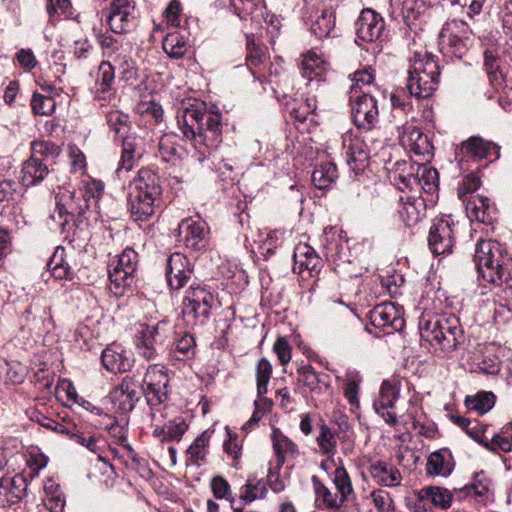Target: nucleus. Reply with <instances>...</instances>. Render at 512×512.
<instances>
[{"label": "nucleus", "instance_id": "c9c22d12", "mask_svg": "<svg viewBox=\"0 0 512 512\" xmlns=\"http://www.w3.org/2000/svg\"><path fill=\"white\" fill-rule=\"evenodd\" d=\"M189 46V39L179 30L168 33L162 42L165 53L174 59L182 58Z\"/></svg>", "mask_w": 512, "mask_h": 512}, {"label": "nucleus", "instance_id": "9b49d317", "mask_svg": "<svg viewBox=\"0 0 512 512\" xmlns=\"http://www.w3.org/2000/svg\"><path fill=\"white\" fill-rule=\"evenodd\" d=\"M353 122L357 128L369 131L379 118L378 101L369 93L349 95Z\"/></svg>", "mask_w": 512, "mask_h": 512}, {"label": "nucleus", "instance_id": "6e6552de", "mask_svg": "<svg viewBox=\"0 0 512 512\" xmlns=\"http://www.w3.org/2000/svg\"><path fill=\"white\" fill-rule=\"evenodd\" d=\"M138 263L137 253L126 248L118 257L114 268L109 271L110 290L117 296H121L127 287L134 282V273Z\"/></svg>", "mask_w": 512, "mask_h": 512}, {"label": "nucleus", "instance_id": "4c0bfd02", "mask_svg": "<svg viewBox=\"0 0 512 512\" xmlns=\"http://www.w3.org/2000/svg\"><path fill=\"white\" fill-rule=\"evenodd\" d=\"M418 497L422 501H430L441 509H448L451 506L453 494L446 488L427 486L419 490Z\"/></svg>", "mask_w": 512, "mask_h": 512}, {"label": "nucleus", "instance_id": "0eeeda50", "mask_svg": "<svg viewBox=\"0 0 512 512\" xmlns=\"http://www.w3.org/2000/svg\"><path fill=\"white\" fill-rule=\"evenodd\" d=\"M400 381L396 378L384 380L381 384L379 396L373 402L375 412L389 426H396L404 415L396 411V402L400 396Z\"/></svg>", "mask_w": 512, "mask_h": 512}, {"label": "nucleus", "instance_id": "f704fd0d", "mask_svg": "<svg viewBox=\"0 0 512 512\" xmlns=\"http://www.w3.org/2000/svg\"><path fill=\"white\" fill-rule=\"evenodd\" d=\"M416 165L402 160L397 161L391 171V178L399 190L413 189L415 183Z\"/></svg>", "mask_w": 512, "mask_h": 512}, {"label": "nucleus", "instance_id": "1a4fd4ad", "mask_svg": "<svg viewBox=\"0 0 512 512\" xmlns=\"http://www.w3.org/2000/svg\"><path fill=\"white\" fill-rule=\"evenodd\" d=\"M166 321L155 325L141 324L136 335L135 345L139 356L148 361L157 359L158 350L167 337Z\"/></svg>", "mask_w": 512, "mask_h": 512}, {"label": "nucleus", "instance_id": "412c9836", "mask_svg": "<svg viewBox=\"0 0 512 512\" xmlns=\"http://www.w3.org/2000/svg\"><path fill=\"white\" fill-rule=\"evenodd\" d=\"M428 244L433 254L450 253L453 247L452 228L448 221L441 220L433 224L429 231Z\"/></svg>", "mask_w": 512, "mask_h": 512}, {"label": "nucleus", "instance_id": "58836bf2", "mask_svg": "<svg viewBox=\"0 0 512 512\" xmlns=\"http://www.w3.org/2000/svg\"><path fill=\"white\" fill-rule=\"evenodd\" d=\"M51 275L58 280L72 279L73 272L68 262L64 247L58 246L47 263Z\"/></svg>", "mask_w": 512, "mask_h": 512}, {"label": "nucleus", "instance_id": "a211bd4d", "mask_svg": "<svg viewBox=\"0 0 512 512\" xmlns=\"http://www.w3.org/2000/svg\"><path fill=\"white\" fill-rule=\"evenodd\" d=\"M192 268L188 258L182 253L175 252L167 260L166 278L173 290L183 288L192 275Z\"/></svg>", "mask_w": 512, "mask_h": 512}, {"label": "nucleus", "instance_id": "e433bc0d", "mask_svg": "<svg viewBox=\"0 0 512 512\" xmlns=\"http://www.w3.org/2000/svg\"><path fill=\"white\" fill-rule=\"evenodd\" d=\"M312 483L316 495L315 501L319 508L333 510L340 508L344 504L341 497L338 494L332 493L317 476L312 477Z\"/></svg>", "mask_w": 512, "mask_h": 512}, {"label": "nucleus", "instance_id": "a878e982", "mask_svg": "<svg viewBox=\"0 0 512 512\" xmlns=\"http://www.w3.org/2000/svg\"><path fill=\"white\" fill-rule=\"evenodd\" d=\"M212 432L203 431L186 450V466L200 467L207 461Z\"/></svg>", "mask_w": 512, "mask_h": 512}, {"label": "nucleus", "instance_id": "603ef678", "mask_svg": "<svg viewBox=\"0 0 512 512\" xmlns=\"http://www.w3.org/2000/svg\"><path fill=\"white\" fill-rule=\"evenodd\" d=\"M32 155L30 157L40 158L44 161L55 159L59 156L61 149L54 142L50 141H34L31 143Z\"/></svg>", "mask_w": 512, "mask_h": 512}, {"label": "nucleus", "instance_id": "39448f33", "mask_svg": "<svg viewBox=\"0 0 512 512\" xmlns=\"http://www.w3.org/2000/svg\"><path fill=\"white\" fill-rule=\"evenodd\" d=\"M213 294L200 284H192L182 303V318L187 327L203 326L210 317Z\"/></svg>", "mask_w": 512, "mask_h": 512}, {"label": "nucleus", "instance_id": "8fccbe9b", "mask_svg": "<svg viewBox=\"0 0 512 512\" xmlns=\"http://www.w3.org/2000/svg\"><path fill=\"white\" fill-rule=\"evenodd\" d=\"M114 82V68L109 62H102L99 65L96 82H95V93L98 98H101V94L108 92Z\"/></svg>", "mask_w": 512, "mask_h": 512}, {"label": "nucleus", "instance_id": "a19ab883", "mask_svg": "<svg viewBox=\"0 0 512 512\" xmlns=\"http://www.w3.org/2000/svg\"><path fill=\"white\" fill-rule=\"evenodd\" d=\"M496 396L491 391H479L474 395H468L465 398V406L468 410L474 411L479 415L489 412L495 405Z\"/></svg>", "mask_w": 512, "mask_h": 512}, {"label": "nucleus", "instance_id": "de8ad7c7", "mask_svg": "<svg viewBox=\"0 0 512 512\" xmlns=\"http://www.w3.org/2000/svg\"><path fill=\"white\" fill-rule=\"evenodd\" d=\"M65 435L68 436L74 442L82 445L92 453L98 455L100 460H103L101 456L102 448L100 445L101 443H103V441L99 436H96L94 434L85 435L83 432L76 429L75 427L69 428V432L65 433Z\"/></svg>", "mask_w": 512, "mask_h": 512}, {"label": "nucleus", "instance_id": "72a5a7b5", "mask_svg": "<svg viewBox=\"0 0 512 512\" xmlns=\"http://www.w3.org/2000/svg\"><path fill=\"white\" fill-rule=\"evenodd\" d=\"M27 479L23 474H16L12 478H3L0 481V495L14 504L19 502L26 494Z\"/></svg>", "mask_w": 512, "mask_h": 512}, {"label": "nucleus", "instance_id": "cd10ccee", "mask_svg": "<svg viewBox=\"0 0 512 512\" xmlns=\"http://www.w3.org/2000/svg\"><path fill=\"white\" fill-rule=\"evenodd\" d=\"M466 213L471 221L491 224L493 221L494 206L484 196H471L466 203Z\"/></svg>", "mask_w": 512, "mask_h": 512}, {"label": "nucleus", "instance_id": "7ed1b4c3", "mask_svg": "<svg viewBox=\"0 0 512 512\" xmlns=\"http://www.w3.org/2000/svg\"><path fill=\"white\" fill-rule=\"evenodd\" d=\"M419 330L422 340L445 353L454 351L463 338L459 319L448 313L422 316Z\"/></svg>", "mask_w": 512, "mask_h": 512}, {"label": "nucleus", "instance_id": "c756f323", "mask_svg": "<svg viewBox=\"0 0 512 512\" xmlns=\"http://www.w3.org/2000/svg\"><path fill=\"white\" fill-rule=\"evenodd\" d=\"M129 185L161 200L163 189L160 177L150 168H141Z\"/></svg>", "mask_w": 512, "mask_h": 512}, {"label": "nucleus", "instance_id": "5701e85b", "mask_svg": "<svg viewBox=\"0 0 512 512\" xmlns=\"http://www.w3.org/2000/svg\"><path fill=\"white\" fill-rule=\"evenodd\" d=\"M371 478L383 487H398L402 482V475L399 469L391 463L377 461L368 468Z\"/></svg>", "mask_w": 512, "mask_h": 512}, {"label": "nucleus", "instance_id": "052dcab7", "mask_svg": "<svg viewBox=\"0 0 512 512\" xmlns=\"http://www.w3.org/2000/svg\"><path fill=\"white\" fill-rule=\"evenodd\" d=\"M501 370V361L494 354L483 355L477 362L475 371L485 375H496Z\"/></svg>", "mask_w": 512, "mask_h": 512}, {"label": "nucleus", "instance_id": "20e7f679", "mask_svg": "<svg viewBox=\"0 0 512 512\" xmlns=\"http://www.w3.org/2000/svg\"><path fill=\"white\" fill-rule=\"evenodd\" d=\"M439 65L431 54L416 51L410 59L407 90L417 99L429 98L439 83Z\"/></svg>", "mask_w": 512, "mask_h": 512}, {"label": "nucleus", "instance_id": "338daca9", "mask_svg": "<svg viewBox=\"0 0 512 512\" xmlns=\"http://www.w3.org/2000/svg\"><path fill=\"white\" fill-rule=\"evenodd\" d=\"M317 108L316 100L307 98L304 101H301L296 104L291 109V116L294 117L299 122H304L309 115H311Z\"/></svg>", "mask_w": 512, "mask_h": 512}, {"label": "nucleus", "instance_id": "ddd939ff", "mask_svg": "<svg viewBox=\"0 0 512 512\" xmlns=\"http://www.w3.org/2000/svg\"><path fill=\"white\" fill-rule=\"evenodd\" d=\"M458 157L461 166L466 159L478 161L490 158L491 161H495L500 157V146L479 136H471L461 143Z\"/></svg>", "mask_w": 512, "mask_h": 512}, {"label": "nucleus", "instance_id": "b1692460", "mask_svg": "<svg viewBox=\"0 0 512 512\" xmlns=\"http://www.w3.org/2000/svg\"><path fill=\"white\" fill-rule=\"evenodd\" d=\"M103 366L112 373H123L130 369L131 358L119 344H112L103 350L101 355Z\"/></svg>", "mask_w": 512, "mask_h": 512}, {"label": "nucleus", "instance_id": "2eb2a0df", "mask_svg": "<svg viewBox=\"0 0 512 512\" xmlns=\"http://www.w3.org/2000/svg\"><path fill=\"white\" fill-rule=\"evenodd\" d=\"M178 230L186 248L199 251L207 246L209 231L204 220L186 218L180 222Z\"/></svg>", "mask_w": 512, "mask_h": 512}, {"label": "nucleus", "instance_id": "680f3d73", "mask_svg": "<svg viewBox=\"0 0 512 512\" xmlns=\"http://www.w3.org/2000/svg\"><path fill=\"white\" fill-rule=\"evenodd\" d=\"M104 192V184L100 180L91 179L83 188V198L86 202L84 207L88 208L91 202L97 203Z\"/></svg>", "mask_w": 512, "mask_h": 512}, {"label": "nucleus", "instance_id": "f3484780", "mask_svg": "<svg viewBox=\"0 0 512 512\" xmlns=\"http://www.w3.org/2000/svg\"><path fill=\"white\" fill-rule=\"evenodd\" d=\"M454 491L463 493L464 497H470L483 506L494 502L492 480L483 471L474 473L469 484L461 489H454Z\"/></svg>", "mask_w": 512, "mask_h": 512}, {"label": "nucleus", "instance_id": "f03ea898", "mask_svg": "<svg viewBox=\"0 0 512 512\" xmlns=\"http://www.w3.org/2000/svg\"><path fill=\"white\" fill-rule=\"evenodd\" d=\"M511 260L504 245L498 241L481 240L476 244L474 262L477 271L485 281L495 286L512 287Z\"/></svg>", "mask_w": 512, "mask_h": 512}, {"label": "nucleus", "instance_id": "393cba45", "mask_svg": "<svg viewBox=\"0 0 512 512\" xmlns=\"http://www.w3.org/2000/svg\"><path fill=\"white\" fill-rule=\"evenodd\" d=\"M50 174V170L42 159L29 157L23 162L20 172V181L25 187H32L43 182Z\"/></svg>", "mask_w": 512, "mask_h": 512}, {"label": "nucleus", "instance_id": "f8f14e48", "mask_svg": "<svg viewBox=\"0 0 512 512\" xmlns=\"http://www.w3.org/2000/svg\"><path fill=\"white\" fill-rule=\"evenodd\" d=\"M400 144L409 152L429 160L433 156V145L417 126L406 122L397 128Z\"/></svg>", "mask_w": 512, "mask_h": 512}, {"label": "nucleus", "instance_id": "bb28decb", "mask_svg": "<svg viewBox=\"0 0 512 512\" xmlns=\"http://www.w3.org/2000/svg\"><path fill=\"white\" fill-rule=\"evenodd\" d=\"M73 198L72 193L56 196V208L52 214V218L54 221L58 222L63 231L73 221L75 212L81 214L84 211L83 207L75 206Z\"/></svg>", "mask_w": 512, "mask_h": 512}, {"label": "nucleus", "instance_id": "6e6d98bb", "mask_svg": "<svg viewBox=\"0 0 512 512\" xmlns=\"http://www.w3.org/2000/svg\"><path fill=\"white\" fill-rule=\"evenodd\" d=\"M267 492L266 486L262 481L254 482L248 479L246 484L240 488V499L245 503H250L257 498H263Z\"/></svg>", "mask_w": 512, "mask_h": 512}, {"label": "nucleus", "instance_id": "9d476101", "mask_svg": "<svg viewBox=\"0 0 512 512\" xmlns=\"http://www.w3.org/2000/svg\"><path fill=\"white\" fill-rule=\"evenodd\" d=\"M169 377L165 366L153 364L147 368L142 390L150 406H159L168 399Z\"/></svg>", "mask_w": 512, "mask_h": 512}, {"label": "nucleus", "instance_id": "dca6fc26", "mask_svg": "<svg viewBox=\"0 0 512 512\" xmlns=\"http://www.w3.org/2000/svg\"><path fill=\"white\" fill-rule=\"evenodd\" d=\"M160 199L129 185L128 209L134 221L146 222L155 214Z\"/></svg>", "mask_w": 512, "mask_h": 512}, {"label": "nucleus", "instance_id": "423d86ee", "mask_svg": "<svg viewBox=\"0 0 512 512\" xmlns=\"http://www.w3.org/2000/svg\"><path fill=\"white\" fill-rule=\"evenodd\" d=\"M477 32L463 20L453 19L446 22L439 34V45L444 53L462 58L467 46L471 44V35Z\"/></svg>", "mask_w": 512, "mask_h": 512}, {"label": "nucleus", "instance_id": "69168bd1", "mask_svg": "<svg viewBox=\"0 0 512 512\" xmlns=\"http://www.w3.org/2000/svg\"><path fill=\"white\" fill-rule=\"evenodd\" d=\"M298 380L310 390H316L320 383V377L311 365H303L297 369Z\"/></svg>", "mask_w": 512, "mask_h": 512}, {"label": "nucleus", "instance_id": "79ce46f5", "mask_svg": "<svg viewBox=\"0 0 512 512\" xmlns=\"http://www.w3.org/2000/svg\"><path fill=\"white\" fill-rule=\"evenodd\" d=\"M415 186H420L426 193L433 194L439 185V176L435 168L416 164Z\"/></svg>", "mask_w": 512, "mask_h": 512}, {"label": "nucleus", "instance_id": "864d4df0", "mask_svg": "<svg viewBox=\"0 0 512 512\" xmlns=\"http://www.w3.org/2000/svg\"><path fill=\"white\" fill-rule=\"evenodd\" d=\"M107 124L116 135L124 138L128 137L130 130L129 116L120 111H110L107 115Z\"/></svg>", "mask_w": 512, "mask_h": 512}, {"label": "nucleus", "instance_id": "5fc2aeb1", "mask_svg": "<svg viewBox=\"0 0 512 512\" xmlns=\"http://www.w3.org/2000/svg\"><path fill=\"white\" fill-rule=\"evenodd\" d=\"M334 485L338 491V495L346 502L353 492L350 477L344 467H337L333 477Z\"/></svg>", "mask_w": 512, "mask_h": 512}, {"label": "nucleus", "instance_id": "0e129e2a", "mask_svg": "<svg viewBox=\"0 0 512 512\" xmlns=\"http://www.w3.org/2000/svg\"><path fill=\"white\" fill-rule=\"evenodd\" d=\"M210 487L212 493L217 499H227L231 503L234 502V498L232 497V492L230 488V484L228 481L222 476H214L211 479Z\"/></svg>", "mask_w": 512, "mask_h": 512}, {"label": "nucleus", "instance_id": "7c9ffc66", "mask_svg": "<svg viewBox=\"0 0 512 512\" xmlns=\"http://www.w3.org/2000/svg\"><path fill=\"white\" fill-rule=\"evenodd\" d=\"M294 262V270L298 268L300 273L306 270L310 275L319 272L321 266L320 257L314 248L307 244H299L295 248Z\"/></svg>", "mask_w": 512, "mask_h": 512}, {"label": "nucleus", "instance_id": "f257e3e1", "mask_svg": "<svg viewBox=\"0 0 512 512\" xmlns=\"http://www.w3.org/2000/svg\"><path fill=\"white\" fill-rule=\"evenodd\" d=\"M178 128L202 157L210 154L222 141L221 115L207 110L203 102L183 101L177 111Z\"/></svg>", "mask_w": 512, "mask_h": 512}, {"label": "nucleus", "instance_id": "a18cd8bd", "mask_svg": "<svg viewBox=\"0 0 512 512\" xmlns=\"http://www.w3.org/2000/svg\"><path fill=\"white\" fill-rule=\"evenodd\" d=\"M106 22L111 31L116 34H123L131 31L136 26L135 7L118 13L113 16H107Z\"/></svg>", "mask_w": 512, "mask_h": 512}, {"label": "nucleus", "instance_id": "473e14b6", "mask_svg": "<svg viewBox=\"0 0 512 512\" xmlns=\"http://www.w3.org/2000/svg\"><path fill=\"white\" fill-rule=\"evenodd\" d=\"M302 76L308 81L317 80V83L323 80L326 72L325 61L316 51L310 50L302 55L300 62Z\"/></svg>", "mask_w": 512, "mask_h": 512}, {"label": "nucleus", "instance_id": "aec40b11", "mask_svg": "<svg viewBox=\"0 0 512 512\" xmlns=\"http://www.w3.org/2000/svg\"><path fill=\"white\" fill-rule=\"evenodd\" d=\"M345 158L348 166L355 173L363 171L369 162V151L365 142L358 138L347 136L343 140Z\"/></svg>", "mask_w": 512, "mask_h": 512}, {"label": "nucleus", "instance_id": "37998d69", "mask_svg": "<svg viewBox=\"0 0 512 512\" xmlns=\"http://www.w3.org/2000/svg\"><path fill=\"white\" fill-rule=\"evenodd\" d=\"M273 367L271 362L263 357L258 360L255 366V378L257 386V396L261 401L266 402L263 396L268 392V385L272 376Z\"/></svg>", "mask_w": 512, "mask_h": 512}, {"label": "nucleus", "instance_id": "4d7b16f0", "mask_svg": "<svg viewBox=\"0 0 512 512\" xmlns=\"http://www.w3.org/2000/svg\"><path fill=\"white\" fill-rule=\"evenodd\" d=\"M375 75L370 67L354 72L352 75V84L350 86L349 95L365 93L362 88L369 86L374 82Z\"/></svg>", "mask_w": 512, "mask_h": 512}, {"label": "nucleus", "instance_id": "2f4dec72", "mask_svg": "<svg viewBox=\"0 0 512 512\" xmlns=\"http://www.w3.org/2000/svg\"><path fill=\"white\" fill-rule=\"evenodd\" d=\"M141 156V140L133 136L124 137L122 141L121 159L116 170L117 174L120 175L123 170L126 172L130 171Z\"/></svg>", "mask_w": 512, "mask_h": 512}, {"label": "nucleus", "instance_id": "13d9d810", "mask_svg": "<svg viewBox=\"0 0 512 512\" xmlns=\"http://www.w3.org/2000/svg\"><path fill=\"white\" fill-rule=\"evenodd\" d=\"M316 441L324 454L334 455L336 453V440L334 433L325 423L320 425L319 435Z\"/></svg>", "mask_w": 512, "mask_h": 512}, {"label": "nucleus", "instance_id": "09e8293b", "mask_svg": "<svg viewBox=\"0 0 512 512\" xmlns=\"http://www.w3.org/2000/svg\"><path fill=\"white\" fill-rule=\"evenodd\" d=\"M424 211V202L418 199L403 203L399 213L406 226L412 227L422 220Z\"/></svg>", "mask_w": 512, "mask_h": 512}, {"label": "nucleus", "instance_id": "4468645a", "mask_svg": "<svg viewBox=\"0 0 512 512\" xmlns=\"http://www.w3.org/2000/svg\"><path fill=\"white\" fill-rule=\"evenodd\" d=\"M159 412L160 415H157L154 411L151 412L153 426L152 436L159 439L161 442H180L189 428V424L185 418L178 416L161 425V418H164L165 415L161 410H159Z\"/></svg>", "mask_w": 512, "mask_h": 512}, {"label": "nucleus", "instance_id": "c03bdc74", "mask_svg": "<svg viewBox=\"0 0 512 512\" xmlns=\"http://www.w3.org/2000/svg\"><path fill=\"white\" fill-rule=\"evenodd\" d=\"M338 177L336 165L332 162H322L312 173V182L318 189L329 187Z\"/></svg>", "mask_w": 512, "mask_h": 512}, {"label": "nucleus", "instance_id": "6ab92c4d", "mask_svg": "<svg viewBox=\"0 0 512 512\" xmlns=\"http://www.w3.org/2000/svg\"><path fill=\"white\" fill-rule=\"evenodd\" d=\"M385 27L383 18L372 9H363L356 22L357 39L374 42L382 35Z\"/></svg>", "mask_w": 512, "mask_h": 512}, {"label": "nucleus", "instance_id": "4be33fe9", "mask_svg": "<svg viewBox=\"0 0 512 512\" xmlns=\"http://www.w3.org/2000/svg\"><path fill=\"white\" fill-rule=\"evenodd\" d=\"M371 323L378 328L391 327L398 331L404 327V319L391 302H384L375 306L370 312Z\"/></svg>", "mask_w": 512, "mask_h": 512}, {"label": "nucleus", "instance_id": "49530a36", "mask_svg": "<svg viewBox=\"0 0 512 512\" xmlns=\"http://www.w3.org/2000/svg\"><path fill=\"white\" fill-rule=\"evenodd\" d=\"M335 28V13L332 9H324L315 17L311 25V31L319 38L328 37Z\"/></svg>", "mask_w": 512, "mask_h": 512}, {"label": "nucleus", "instance_id": "e2e57ef3", "mask_svg": "<svg viewBox=\"0 0 512 512\" xmlns=\"http://www.w3.org/2000/svg\"><path fill=\"white\" fill-rule=\"evenodd\" d=\"M177 153L175 137L169 134L163 135L159 141V154L163 161L172 162L176 159Z\"/></svg>", "mask_w": 512, "mask_h": 512}, {"label": "nucleus", "instance_id": "3c124183", "mask_svg": "<svg viewBox=\"0 0 512 512\" xmlns=\"http://www.w3.org/2000/svg\"><path fill=\"white\" fill-rule=\"evenodd\" d=\"M195 346L194 337L185 333L174 343L173 357L177 360L190 359L195 354Z\"/></svg>", "mask_w": 512, "mask_h": 512}, {"label": "nucleus", "instance_id": "774afa93", "mask_svg": "<svg viewBox=\"0 0 512 512\" xmlns=\"http://www.w3.org/2000/svg\"><path fill=\"white\" fill-rule=\"evenodd\" d=\"M371 498L378 512H391L394 510V501L387 491L377 489L371 493Z\"/></svg>", "mask_w": 512, "mask_h": 512}, {"label": "nucleus", "instance_id": "ea45409f", "mask_svg": "<svg viewBox=\"0 0 512 512\" xmlns=\"http://www.w3.org/2000/svg\"><path fill=\"white\" fill-rule=\"evenodd\" d=\"M453 470V462L446 451H437L430 454L427 461V473L433 476H448Z\"/></svg>", "mask_w": 512, "mask_h": 512}, {"label": "nucleus", "instance_id": "bf43d9fd", "mask_svg": "<svg viewBox=\"0 0 512 512\" xmlns=\"http://www.w3.org/2000/svg\"><path fill=\"white\" fill-rule=\"evenodd\" d=\"M31 107L35 114L51 115L56 108V103L50 96L34 93L31 99Z\"/></svg>", "mask_w": 512, "mask_h": 512}, {"label": "nucleus", "instance_id": "c85d7f7f", "mask_svg": "<svg viewBox=\"0 0 512 512\" xmlns=\"http://www.w3.org/2000/svg\"><path fill=\"white\" fill-rule=\"evenodd\" d=\"M273 450L276 455L275 468L280 470L287 458H295L299 455L298 446L285 436L278 428L272 432Z\"/></svg>", "mask_w": 512, "mask_h": 512}]
</instances>
